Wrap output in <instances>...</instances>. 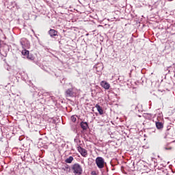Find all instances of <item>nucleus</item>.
<instances>
[{"label": "nucleus", "instance_id": "f257e3e1", "mask_svg": "<svg viewBox=\"0 0 175 175\" xmlns=\"http://www.w3.org/2000/svg\"><path fill=\"white\" fill-rule=\"evenodd\" d=\"M72 170L75 175H81L83 174V168L79 164H74L72 167Z\"/></svg>", "mask_w": 175, "mask_h": 175}, {"label": "nucleus", "instance_id": "f03ea898", "mask_svg": "<svg viewBox=\"0 0 175 175\" xmlns=\"http://www.w3.org/2000/svg\"><path fill=\"white\" fill-rule=\"evenodd\" d=\"M96 165L98 169H103L105 167V159L100 157H97L96 159Z\"/></svg>", "mask_w": 175, "mask_h": 175}, {"label": "nucleus", "instance_id": "7ed1b4c3", "mask_svg": "<svg viewBox=\"0 0 175 175\" xmlns=\"http://www.w3.org/2000/svg\"><path fill=\"white\" fill-rule=\"evenodd\" d=\"M77 150L79 151V152H80L81 155H82V157H87V150L84 148H83L81 146H78L77 147Z\"/></svg>", "mask_w": 175, "mask_h": 175}, {"label": "nucleus", "instance_id": "20e7f679", "mask_svg": "<svg viewBox=\"0 0 175 175\" xmlns=\"http://www.w3.org/2000/svg\"><path fill=\"white\" fill-rule=\"evenodd\" d=\"M49 33L51 38H54V36H58V31L53 29H51L49 31Z\"/></svg>", "mask_w": 175, "mask_h": 175}, {"label": "nucleus", "instance_id": "39448f33", "mask_svg": "<svg viewBox=\"0 0 175 175\" xmlns=\"http://www.w3.org/2000/svg\"><path fill=\"white\" fill-rule=\"evenodd\" d=\"M100 85L103 87V88H105V90H109L110 88V84L105 81H102Z\"/></svg>", "mask_w": 175, "mask_h": 175}, {"label": "nucleus", "instance_id": "423d86ee", "mask_svg": "<svg viewBox=\"0 0 175 175\" xmlns=\"http://www.w3.org/2000/svg\"><path fill=\"white\" fill-rule=\"evenodd\" d=\"M66 94V96H73L75 95V92H73V89L72 88L68 89Z\"/></svg>", "mask_w": 175, "mask_h": 175}, {"label": "nucleus", "instance_id": "0eeeda50", "mask_svg": "<svg viewBox=\"0 0 175 175\" xmlns=\"http://www.w3.org/2000/svg\"><path fill=\"white\" fill-rule=\"evenodd\" d=\"M81 127L83 131H87V129H88V123H87V122H81Z\"/></svg>", "mask_w": 175, "mask_h": 175}, {"label": "nucleus", "instance_id": "6e6552de", "mask_svg": "<svg viewBox=\"0 0 175 175\" xmlns=\"http://www.w3.org/2000/svg\"><path fill=\"white\" fill-rule=\"evenodd\" d=\"M22 55L25 57H27L29 59H31V57H29V51H27V49H24L22 51Z\"/></svg>", "mask_w": 175, "mask_h": 175}, {"label": "nucleus", "instance_id": "1a4fd4ad", "mask_svg": "<svg viewBox=\"0 0 175 175\" xmlns=\"http://www.w3.org/2000/svg\"><path fill=\"white\" fill-rule=\"evenodd\" d=\"M95 107L97 109V111H98L99 114L102 116V114H103V109H102V107L97 104L96 105Z\"/></svg>", "mask_w": 175, "mask_h": 175}, {"label": "nucleus", "instance_id": "9d476101", "mask_svg": "<svg viewBox=\"0 0 175 175\" xmlns=\"http://www.w3.org/2000/svg\"><path fill=\"white\" fill-rule=\"evenodd\" d=\"M156 128H157V129H162L163 128V123L156 122Z\"/></svg>", "mask_w": 175, "mask_h": 175}, {"label": "nucleus", "instance_id": "9b49d317", "mask_svg": "<svg viewBox=\"0 0 175 175\" xmlns=\"http://www.w3.org/2000/svg\"><path fill=\"white\" fill-rule=\"evenodd\" d=\"M66 163H72L73 162V157L70 156L65 160Z\"/></svg>", "mask_w": 175, "mask_h": 175}, {"label": "nucleus", "instance_id": "f8f14e48", "mask_svg": "<svg viewBox=\"0 0 175 175\" xmlns=\"http://www.w3.org/2000/svg\"><path fill=\"white\" fill-rule=\"evenodd\" d=\"M77 120V119L76 118V116H71V121H72V122H76Z\"/></svg>", "mask_w": 175, "mask_h": 175}, {"label": "nucleus", "instance_id": "ddd939ff", "mask_svg": "<svg viewBox=\"0 0 175 175\" xmlns=\"http://www.w3.org/2000/svg\"><path fill=\"white\" fill-rule=\"evenodd\" d=\"M0 47H1V40H0Z\"/></svg>", "mask_w": 175, "mask_h": 175}]
</instances>
